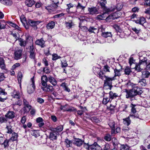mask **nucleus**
<instances>
[{"label":"nucleus","mask_w":150,"mask_h":150,"mask_svg":"<svg viewBox=\"0 0 150 150\" xmlns=\"http://www.w3.org/2000/svg\"><path fill=\"white\" fill-rule=\"evenodd\" d=\"M132 89L134 93H135V94L136 96L140 95L142 92L141 88L138 87L137 84H135L133 85Z\"/></svg>","instance_id":"nucleus-7"},{"label":"nucleus","mask_w":150,"mask_h":150,"mask_svg":"<svg viewBox=\"0 0 150 150\" xmlns=\"http://www.w3.org/2000/svg\"><path fill=\"white\" fill-rule=\"evenodd\" d=\"M100 147L96 142H94L93 144L88 146V150H99Z\"/></svg>","instance_id":"nucleus-13"},{"label":"nucleus","mask_w":150,"mask_h":150,"mask_svg":"<svg viewBox=\"0 0 150 150\" xmlns=\"http://www.w3.org/2000/svg\"><path fill=\"white\" fill-rule=\"evenodd\" d=\"M58 2L57 3H54L52 4V5L46 6L45 8L47 9L48 11L50 12H52V11H54L56 8L57 7V4Z\"/></svg>","instance_id":"nucleus-11"},{"label":"nucleus","mask_w":150,"mask_h":150,"mask_svg":"<svg viewBox=\"0 0 150 150\" xmlns=\"http://www.w3.org/2000/svg\"><path fill=\"white\" fill-rule=\"evenodd\" d=\"M31 108V106L30 105L24 106L23 108V110L24 112V113L28 112L30 110Z\"/></svg>","instance_id":"nucleus-47"},{"label":"nucleus","mask_w":150,"mask_h":150,"mask_svg":"<svg viewBox=\"0 0 150 150\" xmlns=\"http://www.w3.org/2000/svg\"><path fill=\"white\" fill-rule=\"evenodd\" d=\"M132 31L134 34L138 36H139L141 33L140 29L137 28L136 27H132L131 28Z\"/></svg>","instance_id":"nucleus-22"},{"label":"nucleus","mask_w":150,"mask_h":150,"mask_svg":"<svg viewBox=\"0 0 150 150\" xmlns=\"http://www.w3.org/2000/svg\"><path fill=\"white\" fill-rule=\"evenodd\" d=\"M29 23L31 26H36L40 23L39 21H34L32 20L29 21Z\"/></svg>","instance_id":"nucleus-43"},{"label":"nucleus","mask_w":150,"mask_h":150,"mask_svg":"<svg viewBox=\"0 0 150 150\" xmlns=\"http://www.w3.org/2000/svg\"><path fill=\"white\" fill-rule=\"evenodd\" d=\"M48 81L53 86H56L57 82L56 80L53 77L50 76L48 77Z\"/></svg>","instance_id":"nucleus-26"},{"label":"nucleus","mask_w":150,"mask_h":150,"mask_svg":"<svg viewBox=\"0 0 150 150\" xmlns=\"http://www.w3.org/2000/svg\"><path fill=\"white\" fill-rule=\"evenodd\" d=\"M11 95L12 97L14 98H16L18 99H20V93L18 91L14 90L11 93Z\"/></svg>","instance_id":"nucleus-20"},{"label":"nucleus","mask_w":150,"mask_h":150,"mask_svg":"<svg viewBox=\"0 0 150 150\" xmlns=\"http://www.w3.org/2000/svg\"><path fill=\"white\" fill-rule=\"evenodd\" d=\"M26 5L29 7H31L35 3L33 0H26L25 1Z\"/></svg>","instance_id":"nucleus-38"},{"label":"nucleus","mask_w":150,"mask_h":150,"mask_svg":"<svg viewBox=\"0 0 150 150\" xmlns=\"http://www.w3.org/2000/svg\"><path fill=\"white\" fill-rule=\"evenodd\" d=\"M55 25V22L53 21H51L47 25L46 27L47 29H52L54 28Z\"/></svg>","instance_id":"nucleus-41"},{"label":"nucleus","mask_w":150,"mask_h":150,"mask_svg":"<svg viewBox=\"0 0 150 150\" xmlns=\"http://www.w3.org/2000/svg\"><path fill=\"white\" fill-rule=\"evenodd\" d=\"M146 85V80L144 79H142L139 80L138 82V85H142L144 86Z\"/></svg>","instance_id":"nucleus-45"},{"label":"nucleus","mask_w":150,"mask_h":150,"mask_svg":"<svg viewBox=\"0 0 150 150\" xmlns=\"http://www.w3.org/2000/svg\"><path fill=\"white\" fill-rule=\"evenodd\" d=\"M10 140H7L6 139L4 141V142L2 143V144H4L5 148H6V147H8V142L9 141H10Z\"/></svg>","instance_id":"nucleus-59"},{"label":"nucleus","mask_w":150,"mask_h":150,"mask_svg":"<svg viewBox=\"0 0 150 150\" xmlns=\"http://www.w3.org/2000/svg\"><path fill=\"white\" fill-rule=\"evenodd\" d=\"M115 80L113 77H110L106 76L104 79L103 80H104V88L109 89L110 90L112 87V81Z\"/></svg>","instance_id":"nucleus-1"},{"label":"nucleus","mask_w":150,"mask_h":150,"mask_svg":"<svg viewBox=\"0 0 150 150\" xmlns=\"http://www.w3.org/2000/svg\"><path fill=\"white\" fill-rule=\"evenodd\" d=\"M104 139L107 141H110L111 139V137L110 135L109 134H107L104 137Z\"/></svg>","instance_id":"nucleus-52"},{"label":"nucleus","mask_w":150,"mask_h":150,"mask_svg":"<svg viewBox=\"0 0 150 150\" xmlns=\"http://www.w3.org/2000/svg\"><path fill=\"white\" fill-rule=\"evenodd\" d=\"M97 29L93 27H90L88 29L89 32L91 33H95V31L97 30Z\"/></svg>","instance_id":"nucleus-60"},{"label":"nucleus","mask_w":150,"mask_h":150,"mask_svg":"<svg viewBox=\"0 0 150 150\" xmlns=\"http://www.w3.org/2000/svg\"><path fill=\"white\" fill-rule=\"evenodd\" d=\"M35 44L40 46L42 48L44 47L45 46V41L43 40L42 38L40 39L37 40L35 41Z\"/></svg>","instance_id":"nucleus-19"},{"label":"nucleus","mask_w":150,"mask_h":150,"mask_svg":"<svg viewBox=\"0 0 150 150\" xmlns=\"http://www.w3.org/2000/svg\"><path fill=\"white\" fill-rule=\"evenodd\" d=\"M101 36L104 38H107L110 37L111 38L112 35L111 33L110 32H105L101 33Z\"/></svg>","instance_id":"nucleus-33"},{"label":"nucleus","mask_w":150,"mask_h":150,"mask_svg":"<svg viewBox=\"0 0 150 150\" xmlns=\"http://www.w3.org/2000/svg\"><path fill=\"white\" fill-rule=\"evenodd\" d=\"M22 50H19L16 51L14 53V58L16 60H18L20 59L22 56Z\"/></svg>","instance_id":"nucleus-15"},{"label":"nucleus","mask_w":150,"mask_h":150,"mask_svg":"<svg viewBox=\"0 0 150 150\" xmlns=\"http://www.w3.org/2000/svg\"><path fill=\"white\" fill-rule=\"evenodd\" d=\"M135 22L137 23L142 25L143 26L146 23L145 18L143 17H140L137 20H135Z\"/></svg>","instance_id":"nucleus-18"},{"label":"nucleus","mask_w":150,"mask_h":150,"mask_svg":"<svg viewBox=\"0 0 150 150\" xmlns=\"http://www.w3.org/2000/svg\"><path fill=\"white\" fill-rule=\"evenodd\" d=\"M93 69L94 71H95L94 73H97V76L100 78V79L103 80L105 78L106 76L103 73L100 69L96 68L95 67H94L93 68Z\"/></svg>","instance_id":"nucleus-5"},{"label":"nucleus","mask_w":150,"mask_h":150,"mask_svg":"<svg viewBox=\"0 0 150 150\" xmlns=\"http://www.w3.org/2000/svg\"><path fill=\"white\" fill-rule=\"evenodd\" d=\"M41 89L44 91L52 92L54 90L53 87L50 84H46V86L41 87Z\"/></svg>","instance_id":"nucleus-10"},{"label":"nucleus","mask_w":150,"mask_h":150,"mask_svg":"<svg viewBox=\"0 0 150 150\" xmlns=\"http://www.w3.org/2000/svg\"><path fill=\"white\" fill-rule=\"evenodd\" d=\"M11 35L13 37L15 38V39H16L15 41H16L18 40V39L19 38V36L18 33H11Z\"/></svg>","instance_id":"nucleus-54"},{"label":"nucleus","mask_w":150,"mask_h":150,"mask_svg":"<svg viewBox=\"0 0 150 150\" xmlns=\"http://www.w3.org/2000/svg\"><path fill=\"white\" fill-rule=\"evenodd\" d=\"M19 45L21 47H25L26 45V42L25 41L21 38L18 39Z\"/></svg>","instance_id":"nucleus-36"},{"label":"nucleus","mask_w":150,"mask_h":150,"mask_svg":"<svg viewBox=\"0 0 150 150\" xmlns=\"http://www.w3.org/2000/svg\"><path fill=\"white\" fill-rule=\"evenodd\" d=\"M131 117L129 116L128 117L123 119V123L125 125L128 126L131 123V120L129 118Z\"/></svg>","instance_id":"nucleus-42"},{"label":"nucleus","mask_w":150,"mask_h":150,"mask_svg":"<svg viewBox=\"0 0 150 150\" xmlns=\"http://www.w3.org/2000/svg\"><path fill=\"white\" fill-rule=\"evenodd\" d=\"M106 13H104L102 14L98 15L97 16V18L98 19L101 20H105L106 17Z\"/></svg>","instance_id":"nucleus-48"},{"label":"nucleus","mask_w":150,"mask_h":150,"mask_svg":"<svg viewBox=\"0 0 150 150\" xmlns=\"http://www.w3.org/2000/svg\"><path fill=\"white\" fill-rule=\"evenodd\" d=\"M74 144L78 146H81L83 143L84 141L81 139L74 138Z\"/></svg>","instance_id":"nucleus-23"},{"label":"nucleus","mask_w":150,"mask_h":150,"mask_svg":"<svg viewBox=\"0 0 150 150\" xmlns=\"http://www.w3.org/2000/svg\"><path fill=\"white\" fill-rule=\"evenodd\" d=\"M110 146L108 144H106L105 145V146L103 148V149L101 150H110Z\"/></svg>","instance_id":"nucleus-64"},{"label":"nucleus","mask_w":150,"mask_h":150,"mask_svg":"<svg viewBox=\"0 0 150 150\" xmlns=\"http://www.w3.org/2000/svg\"><path fill=\"white\" fill-rule=\"evenodd\" d=\"M0 67L2 69H4L5 68L4 60L2 58H0Z\"/></svg>","instance_id":"nucleus-46"},{"label":"nucleus","mask_w":150,"mask_h":150,"mask_svg":"<svg viewBox=\"0 0 150 150\" xmlns=\"http://www.w3.org/2000/svg\"><path fill=\"white\" fill-rule=\"evenodd\" d=\"M131 131V129L127 127H124L122 128V133L125 134L127 135H129V133Z\"/></svg>","instance_id":"nucleus-28"},{"label":"nucleus","mask_w":150,"mask_h":150,"mask_svg":"<svg viewBox=\"0 0 150 150\" xmlns=\"http://www.w3.org/2000/svg\"><path fill=\"white\" fill-rule=\"evenodd\" d=\"M31 134L35 137H37L40 136L39 131L35 130H32L31 131Z\"/></svg>","instance_id":"nucleus-40"},{"label":"nucleus","mask_w":150,"mask_h":150,"mask_svg":"<svg viewBox=\"0 0 150 150\" xmlns=\"http://www.w3.org/2000/svg\"><path fill=\"white\" fill-rule=\"evenodd\" d=\"M52 132L50 133V138L52 140H54L57 139V136L59 134L57 133H56L54 131L52 130Z\"/></svg>","instance_id":"nucleus-21"},{"label":"nucleus","mask_w":150,"mask_h":150,"mask_svg":"<svg viewBox=\"0 0 150 150\" xmlns=\"http://www.w3.org/2000/svg\"><path fill=\"white\" fill-rule=\"evenodd\" d=\"M11 134V136L9 139L10 140H11L13 141L16 140L18 137L17 134L15 132H13Z\"/></svg>","instance_id":"nucleus-37"},{"label":"nucleus","mask_w":150,"mask_h":150,"mask_svg":"<svg viewBox=\"0 0 150 150\" xmlns=\"http://www.w3.org/2000/svg\"><path fill=\"white\" fill-rule=\"evenodd\" d=\"M123 5L121 3L118 4L116 6V9L117 11H120L122 8Z\"/></svg>","instance_id":"nucleus-51"},{"label":"nucleus","mask_w":150,"mask_h":150,"mask_svg":"<svg viewBox=\"0 0 150 150\" xmlns=\"http://www.w3.org/2000/svg\"><path fill=\"white\" fill-rule=\"evenodd\" d=\"M108 94L109 95V98L111 101L118 96L117 94L116 93H114L112 91H110Z\"/></svg>","instance_id":"nucleus-24"},{"label":"nucleus","mask_w":150,"mask_h":150,"mask_svg":"<svg viewBox=\"0 0 150 150\" xmlns=\"http://www.w3.org/2000/svg\"><path fill=\"white\" fill-rule=\"evenodd\" d=\"M48 79L46 75H43L41 77V83L43 86L46 85Z\"/></svg>","instance_id":"nucleus-25"},{"label":"nucleus","mask_w":150,"mask_h":150,"mask_svg":"<svg viewBox=\"0 0 150 150\" xmlns=\"http://www.w3.org/2000/svg\"><path fill=\"white\" fill-rule=\"evenodd\" d=\"M131 69L129 67L126 68L125 70V74L127 75H129L130 73Z\"/></svg>","instance_id":"nucleus-56"},{"label":"nucleus","mask_w":150,"mask_h":150,"mask_svg":"<svg viewBox=\"0 0 150 150\" xmlns=\"http://www.w3.org/2000/svg\"><path fill=\"white\" fill-rule=\"evenodd\" d=\"M32 83L28 87V92L29 94L33 93L35 91V81L34 80V76L31 79Z\"/></svg>","instance_id":"nucleus-6"},{"label":"nucleus","mask_w":150,"mask_h":150,"mask_svg":"<svg viewBox=\"0 0 150 150\" xmlns=\"http://www.w3.org/2000/svg\"><path fill=\"white\" fill-rule=\"evenodd\" d=\"M63 127L62 125H60L57 127L56 128H53V131H54L56 133L59 134V132H61L63 129Z\"/></svg>","instance_id":"nucleus-32"},{"label":"nucleus","mask_w":150,"mask_h":150,"mask_svg":"<svg viewBox=\"0 0 150 150\" xmlns=\"http://www.w3.org/2000/svg\"><path fill=\"white\" fill-rule=\"evenodd\" d=\"M105 3L102 2L100 3V4L106 13H108L109 12L113 11L115 10V6H113V7H111L110 8H108L105 6Z\"/></svg>","instance_id":"nucleus-8"},{"label":"nucleus","mask_w":150,"mask_h":150,"mask_svg":"<svg viewBox=\"0 0 150 150\" xmlns=\"http://www.w3.org/2000/svg\"><path fill=\"white\" fill-rule=\"evenodd\" d=\"M42 63L45 64V66L48 65V62L45 58H44L42 60Z\"/></svg>","instance_id":"nucleus-62"},{"label":"nucleus","mask_w":150,"mask_h":150,"mask_svg":"<svg viewBox=\"0 0 150 150\" xmlns=\"http://www.w3.org/2000/svg\"><path fill=\"white\" fill-rule=\"evenodd\" d=\"M144 67L142 64H139V63L135 64V67L134 68L135 70L138 72H139L141 71Z\"/></svg>","instance_id":"nucleus-31"},{"label":"nucleus","mask_w":150,"mask_h":150,"mask_svg":"<svg viewBox=\"0 0 150 150\" xmlns=\"http://www.w3.org/2000/svg\"><path fill=\"white\" fill-rule=\"evenodd\" d=\"M64 24L66 27L68 29L71 28L72 26L74 25V23L71 20L69 21L68 22L65 21L64 22Z\"/></svg>","instance_id":"nucleus-30"},{"label":"nucleus","mask_w":150,"mask_h":150,"mask_svg":"<svg viewBox=\"0 0 150 150\" xmlns=\"http://www.w3.org/2000/svg\"><path fill=\"white\" fill-rule=\"evenodd\" d=\"M35 55L36 53H30L29 57L31 59L35 60Z\"/></svg>","instance_id":"nucleus-61"},{"label":"nucleus","mask_w":150,"mask_h":150,"mask_svg":"<svg viewBox=\"0 0 150 150\" xmlns=\"http://www.w3.org/2000/svg\"><path fill=\"white\" fill-rule=\"evenodd\" d=\"M88 11L91 15L96 14L98 13V9L96 7L88 8Z\"/></svg>","instance_id":"nucleus-17"},{"label":"nucleus","mask_w":150,"mask_h":150,"mask_svg":"<svg viewBox=\"0 0 150 150\" xmlns=\"http://www.w3.org/2000/svg\"><path fill=\"white\" fill-rule=\"evenodd\" d=\"M121 150H129V148L128 146L126 145H122L120 146Z\"/></svg>","instance_id":"nucleus-58"},{"label":"nucleus","mask_w":150,"mask_h":150,"mask_svg":"<svg viewBox=\"0 0 150 150\" xmlns=\"http://www.w3.org/2000/svg\"><path fill=\"white\" fill-rule=\"evenodd\" d=\"M142 76L144 78H148L150 74V73L146 70L142 71Z\"/></svg>","instance_id":"nucleus-35"},{"label":"nucleus","mask_w":150,"mask_h":150,"mask_svg":"<svg viewBox=\"0 0 150 150\" xmlns=\"http://www.w3.org/2000/svg\"><path fill=\"white\" fill-rule=\"evenodd\" d=\"M65 143L66 146L67 147L71 146L72 144V142L69 140L68 139L65 140Z\"/></svg>","instance_id":"nucleus-44"},{"label":"nucleus","mask_w":150,"mask_h":150,"mask_svg":"<svg viewBox=\"0 0 150 150\" xmlns=\"http://www.w3.org/2000/svg\"><path fill=\"white\" fill-rule=\"evenodd\" d=\"M36 122L38 123V126L40 127H42L44 125L43 119L41 117L37 118L36 120Z\"/></svg>","instance_id":"nucleus-27"},{"label":"nucleus","mask_w":150,"mask_h":150,"mask_svg":"<svg viewBox=\"0 0 150 150\" xmlns=\"http://www.w3.org/2000/svg\"><path fill=\"white\" fill-rule=\"evenodd\" d=\"M103 93L104 98L103 100V103L104 105H106L108 102H111V101L109 97H107L106 96L108 95V93H106L105 91H104Z\"/></svg>","instance_id":"nucleus-16"},{"label":"nucleus","mask_w":150,"mask_h":150,"mask_svg":"<svg viewBox=\"0 0 150 150\" xmlns=\"http://www.w3.org/2000/svg\"><path fill=\"white\" fill-rule=\"evenodd\" d=\"M68 107L69 105L67 104H65L64 105H61L60 107V109L64 112L65 111H67Z\"/></svg>","instance_id":"nucleus-49"},{"label":"nucleus","mask_w":150,"mask_h":150,"mask_svg":"<svg viewBox=\"0 0 150 150\" xmlns=\"http://www.w3.org/2000/svg\"><path fill=\"white\" fill-rule=\"evenodd\" d=\"M0 1L1 3L6 6H10L12 4V1L11 0H0Z\"/></svg>","instance_id":"nucleus-34"},{"label":"nucleus","mask_w":150,"mask_h":150,"mask_svg":"<svg viewBox=\"0 0 150 150\" xmlns=\"http://www.w3.org/2000/svg\"><path fill=\"white\" fill-rule=\"evenodd\" d=\"M124 92L126 93L125 96L127 98L129 99L131 101L134 100H137L135 97L136 96L135 94V93H134L132 89L127 90L125 89L124 90Z\"/></svg>","instance_id":"nucleus-3"},{"label":"nucleus","mask_w":150,"mask_h":150,"mask_svg":"<svg viewBox=\"0 0 150 150\" xmlns=\"http://www.w3.org/2000/svg\"><path fill=\"white\" fill-rule=\"evenodd\" d=\"M5 117L10 119H11L15 117V113L13 111H9L6 114Z\"/></svg>","instance_id":"nucleus-29"},{"label":"nucleus","mask_w":150,"mask_h":150,"mask_svg":"<svg viewBox=\"0 0 150 150\" xmlns=\"http://www.w3.org/2000/svg\"><path fill=\"white\" fill-rule=\"evenodd\" d=\"M118 17V16L117 13L114 12L108 16L106 18L105 20L106 21L110 22L113 20L117 18Z\"/></svg>","instance_id":"nucleus-9"},{"label":"nucleus","mask_w":150,"mask_h":150,"mask_svg":"<svg viewBox=\"0 0 150 150\" xmlns=\"http://www.w3.org/2000/svg\"><path fill=\"white\" fill-rule=\"evenodd\" d=\"M30 53H35V49L33 44L30 46L29 48Z\"/></svg>","instance_id":"nucleus-50"},{"label":"nucleus","mask_w":150,"mask_h":150,"mask_svg":"<svg viewBox=\"0 0 150 150\" xmlns=\"http://www.w3.org/2000/svg\"><path fill=\"white\" fill-rule=\"evenodd\" d=\"M67 8L66 9V11L68 13L69 12V9L71 8H72L74 6L71 3L67 4Z\"/></svg>","instance_id":"nucleus-53"},{"label":"nucleus","mask_w":150,"mask_h":150,"mask_svg":"<svg viewBox=\"0 0 150 150\" xmlns=\"http://www.w3.org/2000/svg\"><path fill=\"white\" fill-rule=\"evenodd\" d=\"M122 70L121 68L117 69L115 68L114 69V76L113 78L115 80L117 79L116 77H119L121 75V72Z\"/></svg>","instance_id":"nucleus-14"},{"label":"nucleus","mask_w":150,"mask_h":150,"mask_svg":"<svg viewBox=\"0 0 150 150\" xmlns=\"http://www.w3.org/2000/svg\"><path fill=\"white\" fill-rule=\"evenodd\" d=\"M22 77V75L21 73H19L18 76V82L21 84V78Z\"/></svg>","instance_id":"nucleus-57"},{"label":"nucleus","mask_w":150,"mask_h":150,"mask_svg":"<svg viewBox=\"0 0 150 150\" xmlns=\"http://www.w3.org/2000/svg\"><path fill=\"white\" fill-rule=\"evenodd\" d=\"M139 64L145 67L147 64V59L145 57V54L144 52H141L139 53Z\"/></svg>","instance_id":"nucleus-4"},{"label":"nucleus","mask_w":150,"mask_h":150,"mask_svg":"<svg viewBox=\"0 0 150 150\" xmlns=\"http://www.w3.org/2000/svg\"><path fill=\"white\" fill-rule=\"evenodd\" d=\"M137 106V105L133 104L132 103L131 104L130 107L131 108V113L129 115V117L132 118H136L141 119L139 117V115L137 113H136Z\"/></svg>","instance_id":"nucleus-2"},{"label":"nucleus","mask_w":150,"mask_h":150,"mask_svg":"<svg viewBox=\"0 0 150 150\" xmlns=\"http://www.w3.org/2000/svg\"><path fill=\"white\" fill-rule=\"evenodd\" d=\"M52 60H56L59 58H61V57L58 56L56 54H53L52 55Z\"/></svg>","instance_id":"nucleus-55"},{"label":"nucleus","mask_w":150,"mask_h":150,"mask_svg":"<svg viewBox=\"0 0 150 150\" xmlns=\"http://www.w3.org/2000/svg\"><path fill=\"white\" fill-rule=\"evenodd\" d=\"M108 124L111 129V134L115 133V128L117 127V124L114 121L112 120L109 121Z\"/></svg>","instance_id":"nucleus-12"},{"label":"nucleus","mask_w":150,"mask_h":150,"mask_svg":"<svg viewBox=\"0 0 150 150\" xmlns=\"http://www.w3.org/2000/svg\"><path fill=\"white\" fill-rule=\"evenodd\" d=\"M6 132L9 134H11L13 133V130L12 129L11 126L10 124L6 125Z\"/></svg>","instance_id":"nucleus-39"},{"label":"nucleus","mask_w":150,"mask_h":150,"mask_svg":"<svg viewBox=\"0 0 150 150\" xmlns=\"http://www.w3.org/2000/svg\"><path fill=\"white\" fill-rule=\"evenodd\" d=\"M5 77L3 73L0 72V81L4 80Z\"/></svg>","instance_id":"nucleus-63"}]
</instances>
